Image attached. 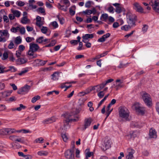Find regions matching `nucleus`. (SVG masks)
Wrapping results in <instances>:
<instances>
[{"mask_svg": "<svg viewBox=\"0 0 159 159\" xmlns=\"http://www.w3.org/2000/svg\"><path fill=\"white\" fill-rule=\"evenodd\" d=\"M112 5L116 7V12L117 13H120L123 11H125L124 8L120 6V4L119 3H116L113 4Z\"/></svg>", "mask_w": 159, "mask_h": 159, "instance_id": "nucleus-14", "label": "nucleus"}, {"mask_svg": "<svg viewBox=\"0 0 159 159\" xmlns=\"http://www.w3.org/2000/svg\"><path fill=\"white\" fill-rule=\"evenodd\" d=\"M127 21L128 23L131 26L135 25V22L137 20V17L134 14L128 12L126 14Z\"/></svg>", "mask_w": 159, "mask_h": 159, "instance_id": "nucleus-3", "label": "nucleus"}, {"mask_svg": "<svg viewBox=\"0 0 159 159\" xmlns=\"http://www.w3.org/2000/svg\"><path fill=\"white\" fill-rule=\"evenodd\" d=\"M34 52H35L34 51L31 49H30V48L28 52V54L29 56V59H31L36 57L37 56L36 55L34 54Z\"/></svg>", "mask_w": 159, "mask_h": 159, "instance_id": "nucleus-21", "label": "nucleus"}, {"mask_svg": "<svg viewBox=\"0 0 159 159\" xmlns=\"http://www.w3.org/2000/svg\"><path fill=\"white\" fill-rule=\"evenodd\" d=\"M120 80H117L115 82V83L116 84V90H117L119 88L122 87V85L120 82Z\"/></svg>", "mask_w": 159, "mask_h": 159, "instance_id": "nucleus-30", "label": "nucleus"}, {"mask_svg": "<svg viewBox=\"0 0 159 159\" xmlns=\"http://www.w3.org/2000/svg\"><path fill=\"white\" fill-rule=\"evenodd\" d=\"M10 36V34L7 30H0V42L4 43Z\"/></svg>", "mask_w": 159, "mask_h": 159, "instance_id": "nucleus-4", "label": "nucleus"}, {"mask_svg": "<svg viewBox=\"0 0 159 159\" xmlns=\"http://www.w3.org/2000/svg\"><path fill=\"white\" fill-rule=\"evenodd\" d=\"M131 28V26L129 25H125L121 27V29L125 31L128 30L129 29Z\"/></svg>", "mask_w": 159, "mask_h": 159, "instance_id": "nucleus-41", "label": "nucleus"}, {"mask_svg": "<svg viewBox=\"0 0 159 159\" xmlns=\"http://www.w3.org/2000/svg\"><path fill=\"white\" fill-rule=\"evenodd\" d=\"M37 11L42 14H43L44 15L46 14L44 9L42 7L39 8L37 9Z\"/></svg>", "mask_w": 159, "mask_h": 159, "instance_id": "nucleus-38", "label": "nucleus"}, {"mask_svg": "<svg viewBox=\"0 0 159 159\" xmlns=\"http://www.w3.org/2000/svg\"><path fill=\"white\" fill-rule=\"evenodd\" d=\"M37 153L38 155L40 156H46L48 155V152L45 151H39Z\"/></svg>", "mask_w": 159, "mask_h": 159, "instance_id": "nucleus-37", "label": "nucleus"}, {"mask_svg": "<svg viewBox=\"0 0 159 159\" xmlns=\"http://www.w3.org/2000/svg\"><path fill=\"white\" fill-rule=\"evenodd\" d=\"M11 12L13 14L15 17L16 16L17 18L19 17L21 14V12L19 11L16 10L11 9Z\"/></svg>", "mask_w": 159, "mask_h": 159, "instance_id": "nucleus-25", "label": "nucleus"}, {"mask_svg": "<svg viewBox=\"0 0 159 159\" xmlns=\"http://www.w3.org/2000/svg\"><path fill=\"white\" fill-rule=\"evenodd\" d=\"M0 134L3 135L8 134V128H4L0 129Z\"/></svg>", "mask_w": 159, "mask_h": 159, "instance_id": "nucleus-27", "label": "nucleus"}, {"mask_svg": "<svg viewBox=\"0 0 159 159\" xmlns=\"http://www.w3.org/2000/svg\"><path fill=\"white\" fill-rule=\"evenodd\" d=\"M138 132L137 131H132L130 133V135L131 138H134L137 136Z\"/></svg>", "mask_w": 159, "mask_h": 159, "instance_id": "nucleus-39", "label": "nucleus"}, {"mask_svg": "<svg viewBox=\"0 0 159 159\" xmlns=\"http://www.w3.org/2000/svg\"><path fill=\"white\" fill-rule=\"evenodd\" d=\"M92 2L90 1H89L86 2L85 4V7L87 8H89L91 5Z\"/></svg>", "mask_w": 159, "mask_h": 159, "instance_id": "nucleus-59", "label": "nucleus"}, {"mask_svg": "<svg viewBox=\"0 0 159 159\" xmlns=\"http://www.w3.org/2000/svg\"><path fill=\"white\" fill-rule=\"evenodd\" d=\"M149 137L151 138H156L157 137V132L155 129L151 128L150 129L149 133Z\"/></svg>", "mask_w": 159, "mask_h": 159, "instance_id": "nucleus-19", "label": "nucleus"}, {"mask_svg": "<svg viewBox=\"0 0 159 159\" xmlns=\"http://www.w3.org/2000/svg\"><path fill=\"white\" fill-rule=\"evenodd\" d=\"M129 112L125 107H120L119 109V115L120 117L126 120H129Z\"/></svg>", "mask_w": 159, "mask_h": 159, "instance_id": "nucleus-2", "label": "nucleus"}, {"mask_svg": "<svg viewBox=\"0 0 159 159\" xmlns=\"http://www.w3.org/2000/svg\"><path fill=\"white\" fill-rule=\"evenodd\" d=\"M101 57L100 55H98L94 57L88 59L87 61H93L94 60H98Z\"/></svg>", "mask_w": 159, "mask_h": 159, "instance_id": "nucleus-36", "label": "nucleus"}, {"mask_svg": "<svg viewBox=\"0 0 159 159\" xmlns=\"http://www.w3.org/2000/svg\"><path fill=\"white\" fill-rule=\"evenodd\" d=\"M63 115L66 119L64 120L63 126L60 127V129L63 130L61 132H64L67 129L70 128V125L69 122L76 121L78 120L79 118L75 117L72 113H66Z\"/></svg>", "mask_w": 159, "mask_h": 159, "instance_id": "nucleus-1", "label": "nucleus"}, {"mask_svg": "<svg viewBox=\"0 0 159 159\" xmlns=\"http://www.w3.org/2000/svg\"><path fill=\"white\" fill-rule=\"evenodd\" d=\"M47 62V61H43L41 60L37 59L35 60L34 63L33 65L34 66H39L44 65Z\"/></svg>", "mask_w": 159, "mask_h": 159, "instance_id": "nucleus-10", "label": "nucleus"}, {"mask_svg": "<svg viewBox=\"0 0 159 159\" xmlns=\"http://www.w3.org/2000/svg\"><path fill=\"white\" fill-rule=\"evenodd\" d=\"M108 15L107 14H103L102 15L101 19L102 20H105L108 18Z\"/></svg>", "mask_w": 159, "mask_h": 159, "instance_id": "nucleus-46", "label": "nucleus"}, {"mask_svg": "<svg viewBox=\"0 0 159 159\" xmlns=\"http://www.w3.org/2000/svg\"><path fill=\"white\" fill-rule=\"evenodd\" d=\"M51 24L55 28H57L58 26V25L57 22L56 21H54L52 22Z\"/></svg>", "mask_w": 159, "mask_h": 159, "instance_id": "nucleus-49", "label": "nucleus"}, {"mask_svg": "<svg viewBox=\"0 0 159 159\" xmlns=\"http://www.w3.org/2000/svg\"><path fill=\"white\" fill-rule=\"evenodd\" d=\"M25 47L23 45H20L18 47L19 50L22 52L25 49Z\"/></svg>", "mask_w": 159, "mask_h": 159, "instance_id": "nucleus-64", "label": "nucleus"}, {"mask_svg": "<svg viewBox=\"0 0 159 159\" xmlns=\"http://www.w3.org/2000/svg\"><path fill=\"white\" fill-rule=\"evenodd\" d=\"M65 157L67 159H75L74 151L73 149L66 150L64 153Z\"/></svg>", "mask_w": 159, "mask_h": 159, "instance_id": "nucleus-6", "label": "nucleus"}, {"mask_svg": "<svg viewBox=\"0 0 159 159\" xmlns=\"http://www.w3.org/2000/svg\"><path fill=\"white\" fill-rule=\"evenodd\" d=\"M109 94H108L107 96H105L102 99L100 102H99L98 104V107H100L103 103V102H104V101L106 100L107 98V97Z\"/></svg>", "mask_w": 159, "mask_h": 159, "instance_id": "nucleus-56", "label": "nucleus"}, {"mask_svg": "<svg viewBox=\"0 0 159 159\" xmlns=\"http://www.w3.org/2000/svg\"><path fill=\"white\" fill-rule=\"evenodd\" d=\"M93 152H88L85 153V159H88V157H90L91 156H93Z\"/></svg>", "mask_w": 159, "mask_h": 159, "instance_id": "nucleus-43", "label": "nucleus"}, {"mask_svg": "<svg viewBox=\"0 0 159 159\" xmlns=\"http://www.w3.org/2000/svg\"><path fill=\"white\" fill-rule=\"evenodd\" d=\"M16 71V69L14 66H11L8 67V69L5 70V72L10 71L11 72H14Z\"/></svg>", "mask_w": 159, "mask_h": 159, "instance_id": "nucleus-35", "label": "nucleus"}, {"mask_svg": "<svg viewBox=\"0 0 159 159\" xmlns=\"http://www.w3.org/2000/svg\"><path fill=\"white\" fill-rule=\"evenodd\" d=\"M16 4L19 6L22 7L25 5V3L22 1H18L16 2Z\"/></svg>", "mask_w": 159, "mask_h": 159, "instance_id": "nucleus-50", "label": "nucleus"}, {"mask_svg": "<svg viewBox=\"0 0 159 159\" xmlns=\"http://www.w3.org/2000/svg\"><path fill=\"white\" fill-rule=\"evenodd\" d=\"M142 95V98L146 105L148 107L151 106L152 102L150 95L146 92L143 93Z\"/></svg>", "mask_w": 159, "mask_h": 159, "instance_id": "nucleus-5", "label": "nucleus"}, {"mask_svg": "<svg viewBox=\"0 0 159 159\" xmlns=\"http://www.w3.org/2000/svg\"><path fill=\"white\" fill-rule=\"evenodd\" d=\"M109 83V79L107 80L106 82H104L100 85H96V87H97V91H99L104 88L105 86L107 83Z\"/></svg>", "mask_w": 159, "mask_h": 159, "instance_id": "nucleus-20", "label": "nucleus"}, {"mask_svg": "<svg viewBox=\"0 0 159 159\" xmlns=\"http://www.w3.org/2000/svg\"><path fill=\"white\" fill-rule=\"evenodd\" d=\"M109 104L107 107V111L106 112V114L107 115V116L105 118V120L106 119H107V117L109 116Z\"/></svg>", "mask_w": 159, "mask_h": 159, "instance_id": "nucleus-53", "label": "nucleus"}, {"mask_svg": "<svg viewBox=\"0 0 159 159\" xmlns=\"http://www.w3.org/2000/svg\"><path fill=\"white\" fill-rule=\"evenodd\" d=\"M128 154L126 156V159H134L133 154L135 152V151L131 148L127 149Z\"/></svg>", "mask_w": 159, "mask_h": 159, "instance_id": "nucleus-13", "label": "nucleus"}, {"mask_svg": "<svg viewBox=\"0 0 159 159\" xmlns=\"http://www.w3.org/2000/svg\"><path fill=\"white\" fill-rule=\"evenodd\" d=\"M30 48L35 52L39 48V47L37 44L31 43L30 44Z\"/></svg>", "mask_w": 159, "mask_h": 159, "instance_id": "nucleus-17", "label": "nucleus"}, {"mask_svg": "<svg viewBox=\"0 0 159 159\" xmlns=\"http://www.w3.org/2000/svg\"><path fill=\"white\" fill-rule=\"evenodd\" d=\"M48 30V29L47 27L43 26L41 30V32L43 34H46L47 33Z\"/></svg>", "mask_w": 159, "mask_h": 159, "instance_id": "nucleus-52", "label": "nucleus"}, {"mask_svg": "<svg viewBox=\"0 0 159 159\" xmlns=\"http://www.w3.org/2000/svg\"><path fill=\"white\" fill-rule=\"evenodd\" d=\"M34 0H29V1L28 6L25 7L26 10H28L29 9H34L37 8V6L35 5H34V3H35Z\"/></svg>", "mask_w": 159, "mask_h": 159, "instance_id": "nucleus-11", "label": "nucleus"}, {"mask_svg": "<svg viewBox=\"0 0 159 159\" xmlns=\"http://www.w3.org/2000/svg\"><path fill=\"white\" fill-rule=\"evenodd\" d=\"M43 140V139L42 138L40 137L36 139L35 140V142L36 143L38 142L39 143H42Z\"/></svg>", "mask_w": 159, "mask_h": 159, "instance_id": "nucleus-63", "label": "nucleus"}, {"mask_svg": "<svg viewBox=\"0 0 159 159\" xmlns=\"http://www.w3.org/2000/svg\"><path fill=\"white\" fill-rule=\"evenodd\" d=\"M133 5L134 9L136 11L140 13H143V9L139 3L135 2L133 4Z\"/></svg>", "mask_w": 159, "mask_h": 159, "instance_id": "nucleus-12", "label": "nucleus"}, {"mask_svg": "<svg viewBox=\"0 0 159 159\" xmlns=\"http://www.w3.org/2000/svg\"><path fill=\"white\" fill-rule=\"evenodd\" d=\"M52 79L53 80H57L59 78V74L57 72H55L52 75Z\"/></svg>", "mask_w": 159, "mask_h": 159, "instance_id": "nucleus-29", "label": "nucleus"}, {"mask_svg": "<svg viewBox=\"0 0 159 159\" xmlns=\"http://www.w3.org/2000/svg\"><path fill=\"white\" fill-rule=\"evenodd\" d=\"M57 17L58 18L61 24H64L65 22V20L63 17L60 15H58L57 16Z\"/></svg>", "mask_w": 159, "mask_h": 159, "instance_id": "nucleus-32", "label": "nucleus"}, {"mask_svg": "<svg viewBox=\"0 0 159 159\" xmlns=\"http://www.w3.org/2000/svg\"><path fill=\"white\" fill-rule=\"evenodd\" d=\"M9 57L10 61H15V58L14 57L12 53H11L9 55Z\"/></svg>", "mask_w": 159, "mask_h": 159, "instance_id": "nucleus-57", "label": "nucleus"}, {"mask_svg": "<svg viewBox=\"0 0 159 159\" xmlns=\"http://www.w3.org/2000/svg\"><path fill=\"white\" fill-rule=\"evenodd\" d=\"M43 37L41 36L37 38L36 40V42L39 43H43Z\"/></svg>", "mask_w": 159, "mask_h": 159, "instance_id": "nucleus-44", "label": "nucleus"}, {"mask_svg": "<svg viewBox=\"0 0 159 159\" xmlns=\"http://www.w3.org/2000/svg\"><path fill=\"white\" fill-rule=\"evenodd\" d=\"M94 34H86L82 36V41L84 43H86L87 40L89 39H92L93 38Z\"/></svg>", "mask_w": 159, "mask_h": 159, "instance_id": "nucleus-16", "label": "nucleus"}, {"mask_svg": "<svg viewBox=\"0 0 159 159\" xmlns=\"http://www.w3.org/2000/svg\"><path fill=\"white\" fill-rule=\"evenodd\" d=\"M19 27L17 26L16 27H12L11 29V31L13 33H16L19 31Z\"/></svg>", "mask_w": 159, "mask_h": 159, "instance_id": "nucleus-45", "label": "nucleus"}, {"mask_svg": "<svg viewBox=\"0 0 159 159\" xmlns=\"http://www.w3.org/2000/svg\"><path fill=\"white\" fill-rule=\"evenodd\" d=\"M158 0H150L149 2V5L151 6L153 9L155 8L156 5L159 2Z\"/></svg>", "mask_w": 159, "mask_h": 159, "instance_id": "nucleus-23", "label": "nucleus"}, {"mask_svg": "<svg viewBox=\"0 0 159 159\" xmlns=\"http://www.w3.org/2000/svg\"><path fill=\"white\" fill-rule=\"evenodd\" d=\"M82 12L85 15H90L92 13L93 14H95L96 12V10L95 8H93L91 10L87 9L83 11Z\"/></svg>", "mask_w": 159, "mask_h": 159, "instance_id": "nucleus-15", "label": "nucleus"}, {"mask_svg": "<svg viewBox=\"0 0 159 159\" xmlns=\"http://www.w3.org/2000/svg\"><path fill=\"white\" fill-rule=\"evenodd\" d=\"M8 57V54L7 52H4L3 54V57L2 59L3 60H5L7 59Z\"/></svg>", "mask_w": 159, "mask_h": 159, "instance_id": "nucleus-48", "label": "nucleus"}, {"mask_svg": "<svg viewBox=\"0 0 159 159\" xmlns=\"http://www.w3.org/2000/svg\"><path fill=\"white\" fill-rule=\"evenodd\" d=\"M59 8H60L61 10L64 11H67V9L66 8H65L64 6L61 5L60 3H59Z\"/></svg>", "mask_w": 159, "mask_h": 159, "instance_id": "nucleus-61", "label": "nucleus"}, {"mask_svg": "<svg viewBox=\"0 0 159 159\" xmlns=\"http://www.w3.org/2000/svg\"><path fill=\"white\" fill-rule=\"evenodd\" d=\"M135 110L137 112L142 114H143L145 113V107L141 106L140 104L138 103H136L133 106Z\"/></svg>", "mask_w": 159, "mask_h": 159, "instance_id": "nucleus-7", "label": "nucleus"}, {"mask_svg": "<svg viewBox=\"0 0 159 159\" xmlns=\"http://www.w3.org/2000/svg\"><path fill=\"white\" fill-rule=\"evenodd\" d=\"M40 98V96L39 95L36 96L32 98L31 100V102H32L34 103L37 100L39 99Z\"/></svg>", "mask_w": 159, "mask_h": 159, "instance_id": "nucleus-40", "label": "nucleus"}, {"mask_svg": "<svg viewBox=\"0 0 159 159\" xmlns=\"http://www.w3.org/2000/svg\"><path fill=\"white\" fill-rule=\"evenodd\" d=\"M104 146L105 147V148H103V149L104 151H105L109 148V143L108 142V141H107L106 142H105L104 143Z\"/></svg>", "mask_w": 159, "mask_h": 159, "instance_id": "nucleus-42", "label": "nucleus"}, {"mask_svg": "<svg viewBox=\"0 0 159 159\" xmlns=\"http://www.w3.org/2000/svg\"><path fill=\"white\" fill-rule=\"evenodd\" d=\"M19 31L20 33L22 34H24L25 32V29L24 27H22L21 28L19 27Z\"/></svg>", "mask_w": 159, "mask_h": 159, "instance_id": "nucleus-47", "label": "nucleus"}, {"mask_svg": "<svg viewBox=\"0 0 159 159\" xmlns=\"http://www.w3.org/2000/svg\"><path fill=\"white\" fill-rule=\"evenodd\" d=\"M83 47V43L82 42H80L79 43V46L77 48V49L78 50H81L82 49H84V48H82Z\"/></svg>", "mask_w": 159, "mask_h": 159, "instance_id": "nucleus-58", "label": "nucleus"}, {"mask_svg": "<svg viewBox=\"0 0 159 159\" xmlns=\"http://www.w3.org/2000/svg\"><path fill=\"white\" fill-rule=\"evenodd\" d=\"M55 120L53 117H52L50 119H47L46 122H47L48 123H51L55 121Z\"/></svg>", "mask_w": 159, "mask_h": 159, "instance_id": "nucleus-55", "label": "nucleus"}, {"mask_svg": "<svg viewBox=\"0 0 159 159\" xmlns=\"http://www.w3.org/2000/svg\"><path fill=\"white\" fill-rule=\"evenodd\" d=\"M109 37V33H108L104 35L102 37L99 38L97 40V41L99 42H104L106 39Z\"/></svg>", "mask_w": 159, "mask_h": 159, "instance_id": "nucleus-22", "label": "nucleus"}, {"mask_svg": "<svg viewBox=\"0 0 159 159\" xmlns=\"http://www.w3.org/2000/svg\"><path fill=\"white\" fill-rule=\"evenodd\" d=\"M22 42L21 38L20 36L17 37L14 40L15 43L16 44H20Z\"/></svg>", "mask_w": 159, "mask_h": 159, "instance_id": "nucleus-33", "label": "nucleus"}, {"mask_svg": "<svg viewBox=\"0 0 159 159\" xmlns=\"http://www.w3.org/2000/svg\"><path fill=\"white\" fill-rule=\"evenodd\" d=\"M27 61V59L23 58H20L16 60V62L18 64H23Z\"/></svg>", "mask_w": 159, "mask_h": 159, "instance_id": "nucleus-24", "label": "nucleus"}, {"mask_svg": "<svg viewBox=\"0 0 159 159\" xmlns=\"http://www.w3.org/2000/svg\"><path fill=\"white\" fill-rule=\"evenodd\" d=\"M30 88V86L25 85L24 86L19 89L17 91V93L20 94H24L26 93L29 91Z\"/></svg>", "mask_w": 159, "mask_h": 159, "instance_id": "nucleus-8", "label": "nucleus"}, {"mask_svg": "<svg viewBox=\"0 0 159 159\" xmlns=\"http://www.w3.org/2000/svg\"><path fill=\"white\" fill-rule=\"evenodd\" d=\"M12 92V90L2 92L1 93L3 98H5L9 96Z\"/></svg>", "mask_w": 159, "mask_h": 159, "instance_id": "nucleus-26", "label": "nucleus"}, {"mask_svg": "<svg viewBox=\"0 0 159 159\" xmlns=\"http://www.w3.org/2000/svg\"><path fill=\"white\" fill-rule=\"evenodd\" d=\"M91 122V118L85 119L84 121V127L83 128V130H84L90 125Z\"/></svg>", "mask_w": 159, "mask_h": 159, "instance_id": "nucleus-18", "label": "nucleus"}, {"mask_svg": "<svg viewBox=\"0 0 159 159\" xmlns=\"http://www.w3.org/2000/svg\"><path fill=\"white\" fill-rule=\"evenodd\" d=\"M14 47V45L12 41H11L8 46V48L10 49H11L13 48Z\"/></svg>", "mask_w": 159, "mask_h": 159, "instance_id": "nucleus-54", "label": "nucleus"}, {"mask_svg": "<svg viewBox=\"0 0 159 159\" xmlns=\"http://www.w3.org/2000/svg\"><path fill=\"white\" fill-rule=\"evenodd\" d=\"M44 21H41L39 22H36V25L39 27H41L44 24Z\"/></svg>", "mask_w": 159, "mask_h": 159, "instance_id": "nucleus-51", "label": "nucleus"}, {"mask_svg": "<svg viewBox=\"0 0 159 159\" xmlns=\"http://www.w3.org/2000/svg\"><path fill=\"white\" fill-rule=\"evenodd\" d=\"M9 138L10 139L15 142L20 143H23L24 142L23 138L19 136L12 135L10 136Z\"/></svg>", "mask_w": 159, "mask_h": 159, "instance_id": "nucleus-9", "label": "nucleus"}, {"mask_svg": "<svg viewBox=\"0 0 159 159\" xmlns=\"http://www.w3.org/2000/svg\"><path fill=\"white\" fill-rule=\"evenodd\" d=\"M61 137L64 141L66 142L68 139V138L66 134H61Z\"/></svg>", "mask_w": 159, "mask_h": 159, "instance_id": "nucleus-60", "label": "nucleus"}, {"mask_svg": "<svg viewBox=\"0 0 159 159\" xmlns=\"http://www.w3.org/2000/svg\"><path fill=\"white\" fill-rule=\"evenodd\" d=\"M8 134H15L16 133H20V131L16 130L14 129H11L8 128Z\"/></svg>", "mask_w": 159, "mask_h": 159, "instance_id": "nucleus-31", "label": "nucleus"}, {"mask_svg": "<svg viewBox=\"0 0 159 159\" xmlns=\"http://www.w3.org/2000/svg\"><path fill=\"white\" fill-rule=\"evenodd\" d=\"M21 23L23 24H26L29 23L30 20L27 18V16L23 17L21 19Z\"/></svg>", "mask_w": 159, "mask_h": 159, "instance_id": "nucleus-28", "label": "nucleus"}, {"mask_svg": "<svg viewBox=\"0 0 159 159\" xmlns=\"http://www.w3.org/2000/svg\"><path fill=\"white\" fill-rule=\"evenodd\" d=\"M29 71L28 68H25L23 69L18 74L19 75H22L25 73H27Z\"/></svg>", "mask_w": 159, "mask_h": 159, "instance_id": "nucleus-34", "label": "nucleus"}, {"mask_svg": "<svg viewBox=\"0 0 159 159\" xmlns=\"http://www.w3.org/2000/svg\"><path fill=\"white\" fill-rule=\"evenodd\" d=\"M148 28V25H143V26L142 28V31L144 32H145L147 31Z\"/></svg>", "mask_w": 159, "mask_h": 159, "instance_id": "nucleus-62", "label": "nucleus"}]
</instances>
